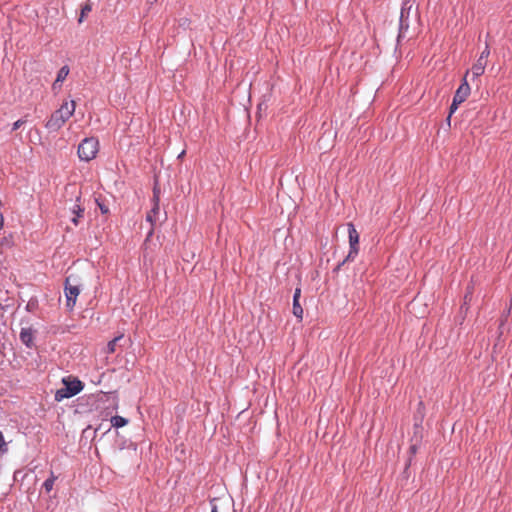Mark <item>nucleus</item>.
I'll return each mask as SVG.
<instances>
[{"mask_svg":"<svg viewBox=\"0 0 512 512\" xmlns=\"http://www.w3.org/2000/svg\"><path fill=\"white\" fill-rule=\"evenodd\" d=\"M75 108V101H64L60 108L56 110L46 122V128L50 132L58 131L66 123V121L74 114Z\"/></svg>","mask_w":512,"mask_h":512,"instance_id":"f257e3e1","label":"nucleus"},{"mask_svg":"<svg viewBox=\"0 0 512 512\" xmlns=\"http://www.w3.org/2000/svg\"><path fill=\"white\" fill-rule=\"evenodd\" d=\"M99 150V142L94 137L85 138L78 146V156L82 161H91Z\"/></svg>","mask_w":512,"mask_h":512,"instance_id":"f03ea898","label":"nucleus"},{"mask_svg":"<svg viewBox=\"0 0 512 512\" xmlns=\"http://www.w3.org/2000/svg\"><path fill=\"white\" fill-rule=\"evenodd\" d=\"M64 387L58 389L55 393V400L62 401L65 398H70L77 395L83 389V384L80 380L73 379L67 380L63 379Z\"/></svg>","mask_w":512,"mask_h":512,"instance_id":"7ed1b4c3","label":"nucleus"},{"mask_svg":"<svg viewBox=\"0 0 512 512\" xmlns=\"http://www.w3.org/2000/svg\"><path fill=\"white\" fill-rule=\"evenodd\" d=\"M468 73L469 72L467 71L465 76H467ZM469 94H470V86L468 85L466 77H464L462 84L456 90V93L453 97V101H452V104L449 109L448 119H450L451 115L453 113H455V111L458 109L459 104L463 103L467 99Z\"/></svg>","mask_w":512,"mask_h":512,"instance_id":"20e7f679","label":"nucleus"},{"mask_svg":"<svg viewBox=\"0 0 512 512\" xmlns=\"http://www.w3.org/2000/svg\"><path fill=\"white\" fill-rule=\"evenodd\" d=\"M350 250L344 262L354 260L359 251V234L352 223L348 224Z\"/></svg>","mask_w":512,"mask_h":512,"instance_id":"39448f33","label":"nucleus"},{"mask_svg":"<svg viewBox=\"0 0 512 512\" xmlns=\"http://www.w3.org/2000/svg\"><path fill=\"white\" fill-rule=\"evenodd\" d=\"M64 293L67 308L73 309L76 304L77 297L80 294V288L77 284H71L70 276L66 278Z\"/></svg>","mask_w":512,"mask_h":512,"instance_id":"423d86ee","label":"nucleus"},{"mask_svg":"<svg viewBox=\"0 0 512 512\" xmlns=\"http://www.w3.org/2000/svg\"><path fill=\"white\" fill-rule=\"evenodd\" d=\"M489 54L490 49L489 46L486 44L485 49L481 52L476 63L472 66V74L474 77H479L484 73Z\"/></svg>","mask_w":512,"mask_h":512,"instance_id":"0eeeda50","label":"nucleus"},{"mask_svg":"<svg viewBox=\"0 0 512 512\" xmlns=\"http://www.w3.org/2000/svg\"><path fill=\"white\" fill-rule=\"evenodd\" d=\"M153 202H154V205H153L152 209L146 215V221L150 222L151 225H154L157 222L158 217H159V212H160L159 196L155 189H154V195H153Z\"/></svg>","mask_w":512,"mask_h":512,"instance_id":"6e6552de","label":"nucleus"},{"mask_svg":"<svg viewBox=\"0 0 512 512\" xmlns=\"http://www.w3.org/2000/svg\"><path fill=\"white\" fill-rule=\"evenodd\" d=\"M301 290L297 288L293 296V314L300 320L303 318V308L299 303Z\"/></svg>","mask_w":512,"mask_h":512,"instance_id":"1a4fd4ad","label":"nucleus"},{"mask_svg":"<svg viewBox=\"0 0 512 512\" xmlns=\"http://www.w3.org/2000/svg\"><path fill=\"white\" fill-rule=\"evenodd\" d=\"M34 334L31 328H22L20 331V340L27 347H32Z\"/></svg>","mask_w":512,"mask_h":512,"instance_id":"9d476101","label":"nucleus"},{"mask_svg":"<svg viewBox=\"0 0 512 512\" xmlns=\"http://www.w3.org/2000/svg\"><path fill=\"white\" fill-rule=\"evenodd\" d=\"M80 197L76 198V203L70 208L72 214L74 215L71 221L74 225H78V219L83 216L84 208L80 205Z\"/></svg>","mask_w":512,"mask_h":512,"instance_id":"9b49d317","label":"nucleus"},{"mask_svg":"<svg viewBox=\"0 0 512 512\" xmlns=\"http://www.w3.org/2000/svg\"><path fill=\"white\" fill-rule=\"evenodd\" d=\"M69 71H70L69 67L66 65L60 68V70L57 73V78H56L55 82L53 83L54 89H56L57 86L66 79V77L69 74Z\"/></svg>","mask_w":512,"mask_h":512,"instance_id":"f8f14e48","label":"nucleus"},{"mask_svg":"<svg viewBox=\"0 0 512 512\" xmlns=\"http://www.w3.org/2000/svg\"><path fill=\"white\" fill-rule=\"evenodd\" d=\"M408 27H409V23H408L407 17L405 16V7L403 6L401 9V15H400V32L398 35V39L404 35V32L408 29Z\"/></svg>","mask_w":512,"mask_h":512,"instance_id":"ddd939ff","label":"nucleus"},{"mask_svg":"<svg viewBox=\"0 0 512 512\" xmlns=\"http://www.w3.org/2000/svg\"><path fill=\"white\" fill-rule=\"evenodd\" d=\"M111 424L115 428H121L128 424V420L122 416H113L111 418Z\"/></svg>","mask_w":512,"mask_h":512,"instance_id":"4468645a","label":"nucleus"},{"mask_svg":"<svg viewBox=\"0 0 512 512\" xmlns=\"http://www.w3.org/2000/svg\"><path fill=\"white\" fill-rule=\"evenodd\" d=\"M56 479L57 477L53 474V472H51L50 477L44 481L43 488L47 493H49L53 489L54 482Z\"/></svg>","mask_w":512,"mask_h":512,"instance_id":"2eb2a0df","label":"nucleus"},{"mask_svg":"<svg viewBox=\"0 0 512 512\" xmlns=\"http://www.w3.org/2000/svg\"><path fill=\"white\" fill-rule=\"evenodd\" d=\"M122 338V335L120 336H117L115 337L114 339H112L111 341L108 342L107 344V347H106V352L108 354H112L115 352L116 350V345H117V342Z\"/></svg>","mask_w":512,"mask_h":512,"instance_id":"dca6fc26","label":"nucleus"},{"mask_svg":"<svg viewBox=\"0 0 512 512\" xmlns=\"http://www.w3.org/2000/svg\"><path fill=\"white\" fill-rule=\"evenodd\" d=\"M7 451V443L4 440V436L2 432L0 431V455L2 453H5Z\"/></svg>","mask_w":512,"mask_h":512,"instance_id":"f3484780","label":"nucleus"},{"mask_svg":"<svg viewBox=\"0 0 512 512\" xmlns=\"http://www.w3.org/2000/svg\"><path fill=\"white\" fill-rule=\"evenodd\" d=\"M91 11L90 5H85L81 10V17L79 18V22L83 21V18Z\"/></svg>","mask_w":512,"mask_h":512,"instance_id":"a211bd4d","label":"nucleus"},{"mask_svg":"<svg viewBox=\"0 0 512 512\" xmlns=\"http://www.w3.org/2000/svg\"><path fill=\"white\" fill-rule=\"evenodd\" d=\"M26 121L23 120V119H19L17 120L16 122L13 123V127H12V130H17L19 129Z\"/></svg>","mask_w":512,"mask_h":512,"instance_id":"6ab92c4d","label":"nucleus"},{"mask_svg":"<svg viewBox=\"0 0 512 512\" xmlns=\"http://www.w3.org/2000/svg\"><path fill=\"white\" fill-rule=\"evenodd\" d=\"M99 208L103 214L108 213V208L106 206L99 204Z\"/></svg>","mask_w":512,"mask_h":512,"instance_id":"aec40b11","label":"nucleus"},{"mask_svg":"<svg viewBox=\"0 0 512 512\" xmlns=\"http://www.w3.org/2000/svg\"><path fill=\"white\" fill-rule=\"evenodd\" d=\"M211 512H218L217 505H215V504L212 505Z\"/></svg>","mask_w":512,"mask_h":512,"instance_id":"412c9836","label":"nucleus"},{"mask_svg":"<svg viewBox=\"0 0 512 512\" xmlns=\"http://www.w3.org/2000/svg\"><path fill=\"white\" fill-rule=\"evenodd\" d=\"M185 154V151H182L179 155H178V158H182Z\"/></svg>","mask_w":512,"mask_h":512,"instance_id":"4be33fe9","label":"nucleus"}]
</instances>
